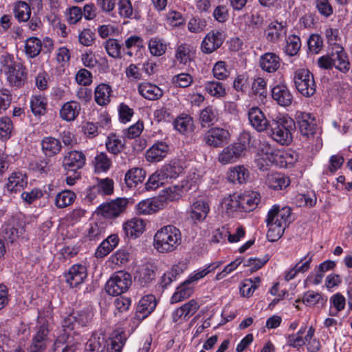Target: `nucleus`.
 <instances>
[{
	"instance_id": "a211bd4d",
	"label": "nucleus",
	"mask_w": 352,
	"mask_h": 352,
	"mask_svg": "<svg viewBox=\"0 0 352 352\" xmlns=\"http://www.w3.org/2000/svg\"><path fill=\"white\" fill-rule=\"evenodd\" d=\"M155 298L153 295L143 297L139 302L136 309V316L142 319L147 317L156 307Z\"/></svg>"
},
{
	"instance_id": "6e6d98bb",
	"label": "nucleus",
	"mask_w": 352,
	"mask_h": 352,
	"mask_svg": "<svg viewBox=\"0 0 352 352\" xmlns=\"http://www.w3.org/2000/svg\"><path fill=\"white\" fill-rule=\"evenodd\" d=\"M50 343V342L41 338H37V336L34 335L32 338L31 344L28 349V352H44Z\"/></svg>"
},
{
	"instance_id": "052dcab7",
	"label": "nucleus",
	"mask_w": 352,
	"mask_h": 352,
	"mask_svg": "<svg viewBox=\"0 0 352 352\" xmlns=\"http://www.w3.org/2000/svg\"><path fill=\"white\" fill-rule=\"evenodd\" d=\"M95 39V33L88 28L84 29L78 35L79 43L86 47L92 45Z\"/></svg>"
},
{
	"instance_id": "de8ad7c7",
	"label": "nucleus",
	"mask_w": 352,
	"mask_h": 352,
	"mask_svg": "<svg viewBox=\"0 0 352 352\" xmlns=\"http://www.w3.org/2000/svg\"><path fill=\"white\" fill-rule=\"evenodd\" d=\"M106 147L107 151L113 154L118 155L124 148V144L115 134L110 135L106 142Z\"/></svg>"
},
{
	"instance_id": "c03bdc74",
	"label": "nucleus",
	"mask_w": 352,
	"mask_h": 352,
	"mask_svg": "<svg viewBox=\"0 0 352 352\" xmlns=\"http://www.w3.org/2000/svg\"><path fill=\"white\" fill-rule=\"evenodd\" d=\"M30 107L35 116L43 115L46 111L47 100L42 96H32L30 100Z\"/></svg>"
},
{
	"instance_id": "864d4df0",
	"label": "nucleus",
	"mask_w": 352,
	"mask_h": 352,
	"mask_svg": "<svg viewBox=\"0 0 352 352\" xmlns=\"http://www.w3.org/2000/svg\"><path fill=\"white\" fill-rule=\"evenodd\" d=\"M252 91L254 95L259 96L262 99L265 98L267 96V84L265 80L261 77L255 78L252 84Z\"/></svg>"
},
{
	"instance_id": "f257e3e1",
	"label": "nucleus",
	"mask_w": 352,
	"mask_h": 352,
	"mask_svg": "<svg viewBox=\"0 0 352 352\" xmlns=\"http://www.w3.org/2000/svg\"><path fill=\"white\" fill-rule=\"evenodd\" d=\"M291 208L283 207L281 209L277 206L268 212L266 219L267 226L269 228L267 237L270 241H278L283 234L286 227L291 223Z\"/></svg>"
},
{
	"instance_id": "39448f33",
	"label": "nucleus",
	"mask_w": 352,
	"mask_h": 352,
	"mask_svg": "<svg viewBox=\"0 0 352 352\" xmlns=\"http://www.w3.org/2000/svg\"><path fill=\"white\" fill-rule=\"evenodd\" d=\"M131 284V275L129 273L118 271L107 281L105 291L111 296H120L126 292Z\"/></svg>"
},
{
	"instance_id": "0e129e2a",
	"label": "nucleus",
	"mask_w": 352,
	"mask_h": 352,
	"mask_svg": "<svg viewBox=\"0 0 352 352\" xmlns=\"http://www.w3.org/2000/svg\"><path fill=\"white\" fill-rule=\"evenodd\" d=\"M193 81L192 77L187 73H181L173 78V82L177 87L186 88L189 87Z\"/></svg>"
},
{
	"instance_id": "c85d7f7f",
	"label": "nucleus",
	"mask_w": 352,
	"mask_h": 352,
	"mask_svg": "<svg viewBox=\"0 0 352 352\" xmlns=\"http://www.w3.org/2000/svg\"><path fill=\"white\" fill-rule=\"evenodd\" d=\"M140 94L146 99L155 100L162 96V91L157 86L151 83H142L138 86Z\"/></svg>"
},
{
	"instance_id": "8fccbe9b",
	"label": "nucleus",
	"mask_w": 352,
	"mask_h": 352,
	"mask_svg": "<svg viewBox=\"0 0 352 352\" xmlns=\"http://www.w3.org/2000/svg\"><path fill=\"white\" fill-rule=\"evenodd\" d=\"M24 231L23 227L16 228L8 226L3 230V236L6 241L12 243L23 234Z\"/></svg>"
},
{
	"instance_id": "6ab92c4d",
	"label": "nucleus",
	"mask_w": 352,
	"mask_h": 352,
	"mask_svg": "<svg viewBox=\"0 0 352 352\" xmlns=\"http://www.w3.org/2000/svg\"><path fill=\"white\" fill-rule=\"evenodd\" d=\"M266 184L274 190H283L290 184V179L286 175L280 173H272L267 175Z\"/></svg>"
},
{
	"instance_id": "7ed1b4c3",
	"label": "nucleus",
	"mask_w": 352,
	"mask_h": 352,
	"mask_svg": "<svg viewBox=\"0 0 352 352\" xmlns=\"http://www.w3.org/2000/svg\"><path fill=\"white\" fill-rule=\"evenodd\" d=\"M181 232L176 227L169 225L162 228L154 236V247L160 252H170L181 243Z\"/></svg>"
},
{
	"instance_id": "a878e982",
	"label": "nucleus",
	"mask_w": 352,
	"mask_h": 352,
	"mask_svg": "<svg viewBox=\"0 0 352 352\" xmlns=\"http://www.w3.org/2000/svg\"><path fill=\"white\" fill-rule=\"evenodd\" d=\"M249 178V171L243 166H236L230 169L228 179L233 184H242Z\"/></svg>"
},
{
	"instance_id": "37998d69",
	"label": "nucleus",
	"mask_w": 352,
	"mask_h": 352,
	"mask_svg": "<svg viewBox=\"0 0 352 352\" xmlns=\"http://www.w3.org/2000/svg\"><path fill=\"white\" fill-rule=\"evenodd\" d=\"M190 283H186V280L182 283L177 289L173 296L171 297V302L175 303L182 301L191 296L192 289L188 287Z\"/></svg>"
},
{
	"instance_id": "7c9ffc66",
	"label": "nucleus",
	"mask_w": 352,
	"mask_h": 352,
	"mask_svg": "<svg viewBox=\"0 0 352 352\" xmlns=\"http://www.w3.org/2000/svg\"><path fill=\"white\" fill-rule=\"evenodd\" d=\"M34 335L37 336V338H43L50 342H52L50 325L45 317H38Z\"/></svg>"
},
{
	"instance_id": "4be33fe9",
	"label": "nucleus",
	"mask_w": 352,
	"mask_h": 352,
	"mask_svg": "<svg viewBox=\"0 0 352 352\" xmlns=\"http://www.w3.org/2000/svg\"><path fill=\"white\" fill-rule=\"evenodd\" d=\"M8 80L12 86L21 87L26 80L25 69L19 64H16L7 73Z\"/></svg>"
},
{
	"instance_id": "f704fd0d",
	"label": "nucleus",
	"mask_w": 352,
	"mask_h": 352,
	"mask_svg": "<svg viewBox=\"0 0 352 352\" xmlns=\"http://www.w3.org/2000/svg\"><path fill=\"white\" fill-rule=\"evenodd\" d=\"M183 171V167L179 162H171L170 164L163 166L160 172L162 179L166 181L168 179H175Z\"/></svg>"
},
{
	"instance_id": "aec40b11",
	"label": "nucleus",
	"mask_w": 352,
	"mask_h": 352,
	"mask_svg": "<svg viewBox=\"0 0 352 352\" xmlns=\"http://www.w3.org/2000/svg\"><path fill=\"white\" fill-rule=\"evenodd\" d=\"M168 151V146L164 142H159L147 151L146 158L148 162H160L166 156Z\"/></svg>"
},
{
	"instance_id": "e2e57ef3",
	"label": "nucleus",
	"mask_w": 352,
	"mask_h": 352,
	"mask_svg": "<svg viewBox=\"0 0 352 352\" xmlns=\"http://www.w3.org/2000/svg\"><path fill=\"white\" fill-rule=\"evenodd\" d=\"M190 50L187 45H181L177 47L176 58L184 65H186L191 60Z\"/></svg>"
},
{
	"instance_id": "f3484780",
	"label": "nucleus",
	"mask_w": 352,
	"mask_h": 352,
	"mask_svg": "<svg viewBox=\"0 0 352 352\" xmlns=\"http://www.w3.org/2000/svg\"><path fill=\"white\" fill-rule=\"evenodd\" d=\"M241 212H249L254 210L261 201V195L257 192H251L239 195Z\"/></svg>"
},
{
	"instance_id": "338daca9",
	"label": "nucleus",
	"mask_w": 352,
	"mask_h": 352,
	"mask_svg": "<svg viewBox=\"0 0 352 352\" xmlns=\"http://www.w3.org/2000/svg\"><path fill=\"white\" fill-rule=\"evenodd\" d=\"M212 72L214 76L219 80L226 79L230 74L224 61H218L216 63L213 67Z\"/></svg>"
},
{
	"instance_id": "603ef678",
	"label": "nucleus",
	"mask_w": 352,
	"mask_h": 352,
	"mask_svg": "<svg viewBox=\"0 0 352 352\" xmlns=\"http://www.w3.org/2000/svg\"><path fill=\"white\" fill-rule=\"evenodd\" d=\"M12 129V122L10 118H0V138L2 140H7L10 138Z\"/></svg>"
},
{
	"instance_id": "9d476101",
	"label": "nucleus",
	"mask_w": 352,
	"mask_h": 352,
	"mask_svg": "<svg viewBox=\"0 0 352 352\" xmlns=\"http://www.w3.org/2000/svg\"><path fill=\"white\" fill-rule=\"evenodd\" d=\"M297 122L299 130L302 136L309 138L313 137L316 131L315 118L311 113L301 112L297 116Z\"/></svg>"
},
{
	"instance_id": "473e14b6",
	"label": "nucleus",
	"mask_w": 352,
	"mask_h": 352,
	"mask_svg": "<svg viewBox=\"0 0 352 352\" xmlns=\"http://www.w3.org/2000/svg\"><path fill=\"white\" fill-rule=\"evenodd\" d=\"M218 120V113L216 109L208 106L201 111L199 121L201 127H210Z\"/></svg>"
},
{
	"instance_id": "49530a36",
	"label": "nucleus",
	"mask_w": 352,
	"mask_h": 352,
	"mask_svg": "<svg viewBox=\"0 0 352 352\" xmlns=\"http://www.w3.org/2000/svg\"><path fill=\"white\" fill-rule=\"evenodd\" d=\"M205 89L210 95L217 98L223 97L226 94L225 85L217 81L207 82Z\"/></svg>"
},
{
	"instance_id": "412c9836",
	"label": "nucleus",
	"mask_w": 352,
	"mask_h": 352,
	"mask_svg": "<svg viewBox=\"0 0 352 352\" xmlns=\"http://www.w3.org/2000/svg\"><path fill=\"white\" fill-rule=\"evenodd\" d=\"M80 104L74 100L65 102L60 110V117L66 121H73L79 115Z\"/></svg>"
},
{
	"instance_id": "0eeeda50",
	"label": "nucleus",
	"mask_w": 352,
	"mask_h": 352,
	"mask_svg": "<svg viewBox=\"0 0 352 352\" xmlns=\"http://www.w3.org/2000/svg\"><path fill=\"white\" fill-rule=\"evenodd\" d=\"M230 133L228 129L214 126L207 130L203 135V142L212 148H221L228 144Z\"/></svg>"
},
{
	"instance_id": "f8f14e48",
	"label": "nucleus",
	"mask_w": 352,
	"mask_h": 352,
	"mask_svg": "<svg viewBox=\"0 0 352 352\" xmlns=\"http://www.w3.org/2000/svg\"><path fill=\"white\" fill-rule=\"evenodd\" d=\"M248 120L257 131L263 132L267 130L270 126L269 121L263 111L258 107H252L248 111Z\"/></svg>"
},
{
	"instance_id": "423d86ee",
	"label": "nucleus",
	"mask_w": 352,
	"mask_h": 352,
	"mask_svg": "<svg viewBox=\"0 0 352 352\" xmlns=\"http://www.w3.org/2000/svg\"><path fill=\"white\" fill-rule=\"evenodd\" d=\"M294 82L297 91L305 97H311L316 93L314 75L308 69H297L294 72Z\"/></svg>"
},
{
	"instance_id": "a18cd8bd",
	"label": "nucleus",
	"mask_w": 352,
	"mask_h": 352,
	"mask_svg": "<svg viewBox=\"0 0 352 352\" xmlns=\"http://www.w3.org/2000/svg\"><path fill=\"white\" fill-rule=\"evenodd\" d=\"M300 301H302L306 305L314 306L320 302L324 303L327 301V299H324L322 294L318 292L308 291L304 294L302 300H296V302L297 303Z\"/></svg>"
},
{
	"instance_id": "dca6fc26",
	"label": "nucleus",
	"mask_w": 352,
	"mask_h": 352,
	"mask_svg": "<svg viewBox=\"0 0 352 352\" xmlns=\"http://www.w3.org/2000/svg\"><path fill=\"white\" fill-rule=\"evenodd\" d=\"M333 66L342 72L346 73L349 69V61L344 48L338 44H335L331 52Z\"/></svg>"
},
{
	"instance_id": "2f4dec72",
	"label": "nucleus",
	"mask_w": 352,
	"mask_h": 352,
	"mask_svg": "<svg viewBox=\"0 0 352 352\" xmlns=\"http://www.w3.org/2000/svg\"><path fill=\"white\" fill-rule=\"evenodd\" d=\"M27 183V177L25 174L21 172L13 173L8 178L7 188L10 192L20 191L23 189Z\"/></svg>"
},
{
	"instance_id": "bb28decb",
	"label": "nucleus",
	"mask_w": 352,
	"mask_h": 352,
	"mask_svg": "<svg viewBox=\"0 0 352 352\" xmlns=\"http://www.w3.org/2000/svg\"><path fill=\"white\" fill-rule=\"evenodd\" d=\"M163 206V204L157 199H146L140 201L137 206V210L141 214H150L156 212Z\"/></svg>"
},
{
	"instance_id": "5701e85b",
	"label": "nucleus",
	"mask_w": 352,
	"mask_h": 352,
	"mask_svg": "<svg viewBox=\"0 0 352 352\" xmlns=\"http://www.w3.org/2000/svg\"><path fill=\"white\" fill-rule=\"evenodd\" d=\"M144 222L141 219L133 218L123 225V230L127 236L137 238L143 233Z\"/></svg>"
},
{
	"instance_id": "2eb2a0df",
	"label": "nucleus",
	"mask_w": 352,
	"mask_h": 352,
	"mask_svg": "<svg viewBox=\"0 0 352 352\" xmlns=\"http://www.w3.org/2000/svg\"><path fill=\"white\" fill-rule=\"evenodd\" d=\"M85 163V157L84 154L82 152L73 151L64 157L63 166L67 170V174H69V171H77L81 168Z\"/></svg>"
},
{
	"instance_id": "f03ea898",
	"label": "nucleus",
	"mask_w": 352,
	"mask_h": 352,
	"mask_svg": "<svg viewBox=\"0 0 352 352\" xmlns=\"http://www.w3.org/2000/svg\"><path fill=\"white\" fill-rule=\"evenodd\" d=\"M268 135L276 142L282 146L289 145L296 130L295 121L290 117L278 116L271 120Z\"/></svg>"
},
{
	"instance_id": "bf43d9fd",
	"label": "nucleus",
	"mask_w": 352,
	"mask_h": 352,
	"mask_svg": "<svg viewBox=\"0 0 352 352\" xmlns=\"http://www.w3.org/2000/svg\"><path fill=\"white\" fill-rule=\"evenodd\" d=\"M76 323V318L72 314L65 317L62 322L63 333L62 334H72V336L79 338L74 331Z\"/></svg>"
},
{
	"instance_id": "4d7b16f0",
	"label": "nucleus",
	"mask_w": 352,
	"mask_h": 352,
	"mask_svg": "<svg viewBox=\"0 0 352 352\" xmlns=\"http://www.w3.org/2000/svg\"><path fill=\"white\" fill-rule=\"evenodd\" d=\"M268 261V255H265L262 258H250L247 260H244L243 265L249 267L250 271L253 272L261 269Z\"/></svg>"
},
{
	"instance_id": "ddd939ff",
	"label": "nucleus",
	"mask_w": 352,
	"mask_h": 352,
	"mask_svg": "<svg viewBox=\"0 0 352 352\" xmlns=\"http://www.w3.org/2000/svg\"><path fill=\"white\" fill-rule=\"evenodd\" d=\"M65 276L66 282L71 287H76L87 277V269L82 265H74L69 269Z\"/></svg>"
},
{
	"instance_id": "ea45409f",
	"label": "nucleus",
	"mask_w": 352,
	"mask_h": 352,
	"mask_svg": "<svg viewBox=\"0 0 352 352\" xmlns=\"http://www.w3.org/2000/svg\"><path fill=\"white\" fill-rule=\"evenodd\" d=\"M174 126L177 131L182 134L190 133L192 131L193 120L188 115H182L175 119Z\"/></svg>"
},
{
	"instance_id": "e433bc0d",
	"label": "nucleus",
	"mask_w": 352,
	"mask_h": 352,
	"mask_svg": "<svg viewBox=\"0 0 352 352\" xmlns=\"http://www.w3.org/2000/svg\"><path fill=\"white\" fill-rule=\"evenodd\" d=\"M107 341L103 336L93 335L85 346L87 352H105Z\"/></svg>"
},
{
	"instance_id": "393cba45",
	"label": "nucleus",
	"mask_w": 352,
	"mask_h": 352,
	"mask_svg": "<svg viewBox=\"0 0 352 352\" xmlns=\"http://www.w3.org/2000/svg\"><path fill=\"white\" fill-rule=\"evenodd\" d=\"M42 150L45 156L53 157L58 154L62 148L60 142L53 137L44 138L41 141Z\"/></svg>"
},
{
	"instance_id": "3c124183",
	"label": "nucleus",
	"mask_w": 352,
	"mask_h": 352,
	"mask_svg": "<svg viewBox=\"0 0 352 352\" xmlns=\"http://www.w3.org/2000/svg\"><path fill=\"white\" fill-rule=\"evenodd\" d=\"M286 42L285 53L291 56L296 55L301 45L300 38L297 36L292 35L287 38Z\"/></svg>"
},
{
	"instance_id": "b1692460",
	"label": "nucleus",
	"mask_w": 352,
	"mask_h": 352,
	"mask_svg": "<svg viewBox=\"0 0 352 352\" xmlns=\"http://www.w3.org/2000/svg\"><path fill=\"white\" fill-rule=\"evenodd\" d=\"M208 204L204 200L195 201L190 208V217L195 221H203L206 219L209 212Z\"/></svg>"
},
{
	"instance_id": "72a5a7b5",
	"label": "nucleus",
	"mask_w": 352,
	"mask_h": 352,
	"mask_svg": "<svg viewBox=\"0 0 352 352\" xmlns=\"http://www.w3.org/2000/svg\"><path fill=\"white\" fill-rule=\"evenodd\" d=\"M146 176V171L140 168L130 169L125 174V183L129 188L135 187L138 183L142 182Z\"/></svg>"
},
{
	"instance_id": "13d9d810",
	"label": "nucleus",
	"mask_w": 352,
	"mask_h": 352,
	"mask_svg": "<svg viewBox=\"0 0 352 352\" xmlns=\"http://www.w3.org/2000/svg\"><path fill=\"white\" fill-rule=\"evenodd\" d=\"M223 205L228 213L237 210L241 212L239 195H234L233 196L225 198Z\"/></svg>"
},
{
	"instance_id": "6e6552de",
	"label": "nucleus",
	"mask_w": 352,
	"mask_h": 352,
	"mask_svg": "<svg viewBox=\"0 0 352 352\" xmlns=\"http://www.w3.org/2000/svg\"><path fill=\"white\" fill-rule=\"evenodd\" d=\"M128 204L126 198H117L100 205L98 211L107 219H115L125 212Z\"/></svg>"
},
{
	"instance_id": "c9c22d12",
	"label": "nucleus",
	"mask_w": 352,
	"mask_h": 352,
	"mask_svg": "<svg viewBox=\"0 0 352 352\" xmlns=\"http://www.w3.org/2000/svg\"><path fill=\"white\" fill-rule=\"evenodd\" d=\"M156 267L151 263L142 265L139 272L138 281L142 287L147 285L155 278Z\"/></svg>"
},
{
	"instance_id": "a19ab883",
	"label": "nucleus",
	"mask_w": 352,
	"mask_h": 352,
	"mask_svg": "<svg viewBox=\"0 0 352 352\" xmlns=\"http://www.w3.org/2000/svg\"><path fill=\"white\" fill-rule=\"evenodd\" d=\"M14 14L19 21H27L31 15L30 6L25 1H18L15 3Z\"/></svg>"
},
{
	"instance_id": "c756f323",
	"label": "nucleus",
	"mask_w": 352,
	"mask_h": 352,
	"mask_svg": "<svg viewBox=\"0 0 352 352\" xmlns=\"http://www.w3.org/2000/svg\"><path fill=\"white\" fill-rule=\"evenodd\" d=\"M287 29L285 25L277 21L271 23L267 29V38L271 42H277L285 36Z\"/></svg>"
},
{
	"instance_id": "20e7f679",
	"label": "nucleus",
	"mask_w": 352,
	"mask_h": 352,
	"mask_svg": "<svg viewBox=\"0 0 352 352\" xmlns=\"http://www.w3.org/2000/svg\"><path fill=\"white\" fill-rule=\"evenodd\" d=\"M251 135L249 133L240 135L237 142L225 147L219 154L218 161L222 164L234 162L241 157L250 146Z\"/></svg>"
},
{
	"instance_id": "774afa93",
	"label": "nucleus",
	"mask_w": 352,
	"mask_h": 352,
	"mask_svg": "<svg viewBox=\"0 0 352 352\" xmlns=\"http://www.w3.org/2000/svg\"><path fill=\"white\" fill-rule=\"evenodd\" d=\"M184 314V321H187L188 318L197 312L199 308V305L195 300H191L180 307Z\"/></svg>"
},
{
	"instance_id": "4c0bfd02",
	"label": "nucleus",
	"mask_w": 352,
	"mask_h": 352,
	"mask_svg": "<svg viewBox=\"0 0 352 352\" xmlns=\"http://www.w3.org/2000/svg\"><path fill=\"white\" fill-rule=\"evenodd\" d=\"M111 88L107 84H100L95 89V100L101 106L110 102Z\"/></svg>"
},
{
	"instance_id": "79ce46f5",
	"label": "nucleus",
	"mask_w": 352,
	"mask_h": 352,
	"mask_svg": "<svg viewBox=\"0 0 352 352\" xmlns=\"http://www.w3.org/2000/svg\"><path fill=\"white\" fill-rule=\"evenodd\" d=\"M76 199V195L71 190H63L56 196V206L59 208H65L72 204Z\"/></svg>"
},
{
	"instance_id": "9b49d317",
	"label": "nucleus",
	"mask_w": 352,
	"mask_h": 352,
	"mask_svg": "<svg viewBox=\"0 0 352 352\" xmlns=\"http://www.w3.org/2000/svg\"><path fill=\"white\" fill-rule=\"evenodd\" d=\"M80 338L72 334H60L54 342V352H76Z\"/></svg>"
},
{
	"instance_id": "58836bf2",
	"label": "nucleus",
	"mask_w": 352,
	"mask_h": 352,
	"mask_svg": "<svg viewBox=\"0 0 352 352\" xmlns=\"http://www.w3.org/2000/svg\"><path fill=\"white\" fill-rule=\"evenodd\" d=\"M41 41L36 37H30L25 41V52L28 58H34L41 52Z\"/></svg>"
},
{
	"instance_id": "5fc2aeb1",
	"label": "nucleus",
	"mask_w": 352,
	"mask_h": 352,
	"mask_svg": "<svg viewBox=\"0 0 352 352\" xmlns=\"http://www.w3.org/2000/svg\"><path fill=\"white\" fill-rule=\"evenodd\" d=\"M125 341L126 338L124 332L116 334L111 339V346L107 348V352H121Z\"/></svg>"
},
{
	"instance_id": "cd10ccee",
	"label": "nucleus",
	"mask_w": 352,
	"mask_h": 352,
	"mask_svg": "<svg viewBox=\"0 0 352 352\" xmlns=\"http://www.w3.org/2000/svg\"><path fill=\"white\" fill-rule=\"evenodd\" d=\"M261 67L267 72H274L280 67V58L274 53H266L260 59Z\"/></svg>"
},
{
	"instance_id": "09e8293b",
	"label": "nucleus",
	"mask_w": 352,
	"mask_h": 352,
	"mask_svg": "<svg viewBox=\"0 0 352 352\" xmlns=\"http://www.w3.org/2000/svg\"><path fill=\"white\" fill-rule=\"evenodd\" d=\"M104 48L109 56L114 58H121L122 46L117 39L109 38L104 43Z\"/></svg>"
},
{
	"instance_id": "1a4fd4ad",
	"label": "nucleus",
	"mask_w": 352,
	"mask_h": 352,
	"mask_svg": "<svg viewBox=\"0 0 352 352\" xmlns=\"http://www.w3.org/2000/svg\"><path fill=\"white\" fill-rule=\"evenodd\" d=\"M225 36L223 32L212 30L208 32L201 43V50L204 53L210 54L221 47Z\"/></svg>"
},
{
	"instance_id": "69168bd1",
	"label": "nucleus",
	"mask_w": 352,
	"mask_h": 352,
	"mask_svg": "<svg viewBox=\"0 0 352 352\" xmlns=\"http://www.w3.org/2000/svg\"><path fill=\"white\" fill-rule=\"evenodd\" d=\"M206 26V21L199 17H192L188 23L190 32L199 33L202 32Z\"/></svg>"
},
{
	"instance_id": "4468645a",
	"label": "nucleus",
	"mask_w": 352,
	"mask_h": 352,
	"mask_svg": "<svg viewBox=\"0 0 352 352\" xmlns=\"http://www.w3.org/2000/svg\"><path fill=\"white\" fill-rule=\"evenodd\" d=\"M272 97L278 105L284 107L290 106L294 99L288 87L283 84L277 85L272 88Z\"/></svg>"
},
{
	"instance_id": "680f3d73",
	"label": "nucleus",
	"mask_w": 352,
	"mask_h": 352,
	"mask_svg": "<svg viewBox=\"0 0 352 352\" xmlns=\"http://www.w3.org/2000/svg\"><path fill=\"white\" fill-rule=\"evenodd\" d=\"M96 188L98 192L111 195L113 192V181L109 178L98 179Z\"/></svg>"
}]
</instances>
